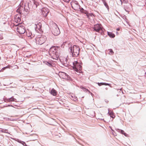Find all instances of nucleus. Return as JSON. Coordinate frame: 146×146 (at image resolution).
Instances as JSON below:
<instances>
[{"instance_id": "nucleus-18", "label": "nucleus", "mask_w": 146, "mask_h": 146, "mask_svg": "<svg viewBox=\"0 0 146 146\" xmlns=\"http://www.w3.org/2000/svg\"><path fill=\"white\" fill-rule=\"evenodd\" d=\"M103 3H104V6L106 7L107 9L108 10H109V6L108 5V3H106V0H101Z\"/></svg>"}, {"instance_id": "nucleus-25", "label": "nucleus", "mask_w": 146, "mask_h": 146, "mask_svg": "<svg viewBox=\"0 0 146 146\" xmlns=\"http://www.w3.org/2000/svg\"><path fill=\"white\" fill-rule=\"evenodd\" d=\"M45 64L47 65L48 66L50 67H51L52 66V64L50 63V62H45Z\"/></svg>"}, {"instance_id": "nucleus-35", "label": "nucleus", "mask_w": 146, "mask_h": 146, "mask_svg": "<svg viewBox=\"0 0 146 146\" xmlns=\"http://www.w3.org/2000/svg\"><path fill=\"white\" fill-rule=\"evenodd\" d=\"M124 9H125V10L126 11V9H125V7H124Z\"/></svg>"}, {"instance_id": "nucleus-1", "label": "nucleus", "mask_w": 146, "mask_h": 146, "mask_svg": "<svg viewBox=\"0 0 146 146\" xmlns=\"http://www.w3.org/2000/svg\"><path fill=\"white\" fill-rule=\"evenodd\" d=\"M59 50L60 48L58 47L52 46L49 49V54L53 59L57 60L59 56L58 53Z\"/></svg>"}, {"instance_id": "nucleus-36", "label": "nucleus", "mask_w": 146, "mask_h": 146, "mask_svg": "<svg viewBox=\"0 0 146 146\" xmlns=\"http://www.w3.org/2000/svg\"><path fill=\"white\" fill-rule=\"evenodd\" d=\"M5 68H6V67L4 68H3V69H5Z\"/></svg>"}, {"instance_id": "nucleus-33", "label": "nucleus", "mask_w": 146, "mask_h": 146, "mask_svg": "<svg viewBox=\"0 0 146 146\" xmlns=\"http://www.w3.org/2000/svg\"><path fill=\"white\" fill-rule=\"evenodd\" d=\"M69 1H70V0H69L68 1H67V2L69 3Z\"/></svg>"}, {"instance_id": "nucleus-20", "label": "nucleus", "mask_w": 146, "mask_h": 146, "mask_svg": "<svg viewBox=\"0 0 146 146\" xmlns=\"http://www.w3.org/2000/svg\"><path fill=\"white\" fill-rule=\"evenodd\" d=\"M109 109H108V113L110 115V117H111L112 118H113L115 117V116L114 115L113 113L112 112H110L109 111Z\"/></svg>"}, {"instance_id": "nucleus-9", "label": "nucleus", "mask_w": 146, "mask_h": 146, "mask_svg": "<svg viewBox=\"0 0 146 146\" xmlns=\"http://www.w3.org/2000/svg\"><path fill=\"white\" fill-rule=\"evenodd\" d=\"M42 24L41 23H39L37 24H35V29L37 33H40L42 32Z\"/></svg>"}, {"instance_id": "nucleus-34", "label": "nucleus", "mask_w": 146, "mask_h": 146, "mask_svg": "<svg viewBox=\"0 0 146 146\" xmlns=\"http://www.w3.org/2000/svg\"><path fill=\"white\" fill-rule=\"evenodd\" d=\"M122 88H121V89H120V90H121H121H122Z\"/></svg>"}, {"instance_id": "nucleus-19", "label": "nucleus", "mask_w": 146, "mask_h": 146, "mask_svg": "<svg viewBox=\"0 0 146 146\" xmlns=\"http://www.w3.org/2000/svg\"><path fill=\"white\" fill-rule=\"evenodd\" d=\"M33 7L35 9L37 7L38 5V3L37 2L35 1V0L33 1Z\"/></svg>"}, {"instance_id": "nucleus-6", "label": "nucleus", "mask_w": 146, "mask_h": 146, "mask_svg": "<svg viewBox=\"0 0 146 146\" xmlns=\"http://www.w3.org/2000/svg\"><path fill=\"white\" fill-rule=\"evenodd\" d=\"M94 30L96 32H98L102 34L103 32L102 26L101 25L97 24L94 25L93 27Z\"/></svg>"}, {"instance_id": "nucleus-4", "label": "nucleus", "mask_w": 146, "mask_h": 146, "mask_svg": "<svg viewBox=\"0 0 146 146\" xmlns=\"http://www.w3.org/2000/svg\"><path fill=\"white\" fill-rule=\"evenodd\" d=\"M70 3L72 8L74 10L79 11L80 9H81L80 5L76 1H72Z\"/></svg>"}, {"instance_id": "nucleus-23", "label": "nucleus", "mask_w": 146, "mask_h": 146, "mask_svg": "<svg viewBox=\"0 0 146 146\" xmlns=\"http://www.w3.org/2000/svg\"><path fill=\"white\" fill-rule=\"evenodd\" d=\"M0 131L2 133H9L8 130L7 129H4L0 128Z\"/></svg>"}, {"instance_id": "nucleus-10", "label": "nucleus", "mask_w": 146, "mask_h": 146, "mask_svg": "<svg viewBox=\"0 0 146 146\" xmlns=\"http://www.w3.org/2000/svg\"><path fill=\"white\" fill-rule=\"evenodd\" d=\"M42 14L43 16L45 17H46L48 13L49 12V11L48 9L46 8H43L41 9Z\"/></svg>"}, {"instance_id": "nucleus-11", "label": "nucleus", "mask_w": 146, "mask_h": 146, "mask_svg": "<svg viewBox=\"0 0 146 146\" xmlns=\"http://www.w3.org/2000/svg\"><path fill=\"white\" fill-rule=\"evenodd\" d=\"M60 76L63 79L69 80L70 77L67 74L64 72H60L59 74Z\"/></svg>"}, {"instance_id": "nucleus-29", "label": "nucleus", "mask_w": 146, "mask_h": 146, "mask_svg": "<svg viewBox=\"0 0 146 146\" xmlns=\"http://www.w3.org/2000/svg\"><path fill=\"white\" fill-rule=\"evenodd\" d=\"M116 30L117 31H119L120 30V29L119 28H117Z\"/></svg>"}, {"instance_id": "nucleus-16", "label": "nucleus", "mask_w": 146, "mask_h": 146, "mask_svg": "<svg viewBox=\"0 0 146 146\" xmlns=\"http://www.w3.org/2000/svg\"><path fill=\"white\" fill-rule=\"evenodd\" d=\"M50 93L54 96H56L57 94V92L53 88L51 90Z\"/></svg>"}, {"instance_id": "nucleus-14", "label": "nucleus", "mask_w": 146, "mask_h": 146, "mask_svg": "<svg viewBox=\"0 0 146 146\" xmlns=\"http://www.w3.org/2000/svg\"><path fill=\"white\" fill-rule=\"evenodd\" d=\"M16 100V99L13 98V97H11V98L7 99L5 101V102H13Z\"/></svg>"}, {"instance_id": "nucleus-32", "label": "nucleus", "mask_w": 146, "mask_h": 146, "mask_svg": "<svg viewBox=\"0 0 146 146\" xmlns=\"http://www.w3.org/2000/svg\"><path fill=\"white\" fill-rule=\"evenodd\" d=\"M24 9L25 10V11H27L26 10V9H25V8H24Z\"/></svg>"}, {"instance_id": "nucleus-22", "label": "nucleus", "mask_w": 146, "mask_h": 146, "mask_svg": "<svg viewBox=\"0 0 146 146\" xmlns=\"http://www.w3.org/2000/svg\"><path fill=\"white\" fill-rule=\"evenodd\" d=\"M108 35L110 36V37L112 38H113L115 37V35L113 33H110V32H108Z\"/></svg>"}, {"instance_id": "nucleus-7", "label": "nucleus", "mask_w": 146, "mask_h": 146, "mask_svg": "<svg viewBox=\"0 0 146 146\" xmlns=\"http://www.w3.org/2000/svg\"><path fill=\"white\" fill-rule=\"evenodd\" d=\"M46 38V37L44 36L37 38L36 39V43L39 45H41L45 42Z\"/></svg>"}, {"instance_id": "nucleus-3", "label": "nucleus", "mask_w": 146, "mask_h": 146, "mask_svg": "<svg viewBox=\"0 0 146 146\" xmlns=\"http://www.w3.org/2000/svg\"><path fill=\"white\" fill-rule=\"evenodd\" d=\"M52 33L55 36H58L60 33L59 29L55 23H54L53 25Z\"/></svg>"}, {"instance_id": "nucleus-5", "label": "nucleus", "mask_w": 146, "mask_h": 146, "mask_svg": "<svg viewBox=\"0 0 146 146\" xmlns=\"http://www.w3.org/2000/svg\"><path fill=\"white\" fill-rule=\"evenodd\" d=\"M73 68L74 70L77 72L81 70L82 69V66L80 65L77 61H74L73 63Z\"/></svg>"}, {"instance_id": "nucleus-13", "label": "nucleus", "mask_w": 146, "mask_h": 146, "mask_svg": "<svg viewBox=\"0 0 146 146\" xmlns=\"http://www.w3.org/2000/svg\"><path fill=\"white\" fill-rule=\"evenodd\" d=\"M80 11L82 13L86 14L87 17H89L88 12L86 10H84L82 8L80 9Z\"/></svg>"}, {"instance_id": "nucleus-26", "label": "nucleus", "mask_w": 146, "mask_h": 146, "mask_svg": "<svg viewBox=\"0 0 146 146\" xmlns=\"http://www.w3.org/2000/svg\"><path fill=\"white\" fill-rule=\"evenodd\" d=\"M20 8H19L17 10V12H19V14H21L22 13L21 11L20 10Z\"/></svg>"}, {"instance_id": "nucleus-21", "label": "nucleus", "mask_w": 146, "mask_h": 146, "mask_svg": "<svg viewBox=\"0 0 146 146\" xmlns=\"http://www.w3.org/2000/svg\"><path fill=\"white\" fill-rule=\"evenodd\" d=\"M98 85V86H100L102 85H108L109 86L110 84L108 83H103V82H101V83H97Z\"/></svg>"}, {"instance_id": "nucleus-2", "label": "nucleus", "mask_w": 146, "mask_h": 146, "mask_svg": "<svg viewBox=\"0 0 146 146\" xmlns=\"http://www.w3.org/2000/svg\"><path fill=\"white\" fill-rule=\"evenodd\" d=\"M80 48L79 46L74 45L72 47V46H70L68 49V51L72 55L73 57H77L79 54Z\"/></svg>"}, {"instance_id": "nucleus-24", "label": "nucleus", "mask_w": 146, "mask_h": 146, "mask_svg": "<svg viewBox=\"0 0 146 146\" xmlns=\"http://www.w3.org/2000/svg\"><path fill=\"white\" fill-rule=\"evenodd\" d=\"M80 88H82V89H83V90L85 92H87V91H88L89 92V93H90V91L88 90V89H86V88L83 87H82V86H81L80 87Z\"/></svg>"}, {"instance_id": "nucleus-30", "label": "nucleus", "mask_w": 146, "mask_h": 146, "mask_svg": "<svg viewBox=\"0 0 146 146\" xmlns=\"http://www.w3.org/2000/svg\"><path fill=\"white\" fill-rule=\"evenodd\" d=\"M11 106L13 107V106H12V105H11V106H10V105H9L8 106H7V107H8V106Z\"/></svg>"}, {"instance_id": "nucleus-17", "label": "nucleus", "mask_w": 146, "mask_h": 146, "mask_svg": "<svg viewBox=\"0 0 146 146\" xmlns=\"http://www.w3.org/2000/svg\"><path fill=\"white\" fill-rule=\"evenodd\" d=\"M116 130L118 132H120L122 134H123L125 136H127V134L124 132V131L122 130H120L118 129H116Z\"/></svg>"}, {"instance_id": "nucleus-8", "label": "nucleus", "mask_w": 146, "mask_h": 146, "mask_svg": "<svg viewBox=\"0 0 146 146\" xmlns=\"http://www.w3.org/2000/svg\"><path fill=\"white\" fill-rule=\"evenodd\" d=\"M17 32L20 34H23L25 31V27L23 26H18L17 28Z\"/></svg>"}, {"instance_id": "nucleus-38", "label": "nucleus", "mask_w": 146, "mask_h": 146, "mask_svg": "<svg viewBox=\"0 0 146 146\" xmlns=\"http://www.w3.org/2000/svg\"><path fill=\"white\" fill-rule=\"evenodd\" d=\"M111 129L112 131H113V129Z\"/></svg>"}, {"instance_id": "nucleus-31", "label": "nucleus", "mask_w": 146, "mask_h": 146, "mask_svg": "<svg viewBox=\"0 0 146 146\" xmlns=\"http://www.w3.org/2000/svg\"><path fill=\"white\" fill-rule=\"evenodd\" d=\"M120 0V1L121 2V4L122 5V0Z\"/></svg>"}, {"instance_id": "nucleus-27", "label": "nucleus", "mask_w": 146, "mask_h": 146, "mask_svg": "<svg viewBox=\"0 0 146 146\" xmlns=\"http://www.w3.org/2000/svg\"><path fill=\"white\" fill-rule=\"evenodd\" d=\"M110 52L111 53V54H113L114 53L113 52V51L112 50V49H110L109 50Z\"/></svg>"}, {"instance_id": "nucleus-28", "label": "nucleus", "mask_w": 146, "mask_h": 146, "mask_svg": "<svg viewBox=\"0 0 146 146\" xmlns=\"http://www.w3.org/2000/svg\"><path fill=\"white\" fill-rule=\"evenodd\" d=\"M29 36L31 37V38H32V37H33L34 36H33L32 35V34H31V35H30V36Z\"/></svg>"}, {"instance_id": "nucleus-15", "label": "nucleus", "mask_w": 146, "mask_h": 146, "mask_svg": "<svg viewBox=\"0 0 146 146\" xmlns=\"http://www.w3.org/2000/svg\"><path fill=\"white\" fill-rule=\"evenodd\" d=\"M68 60L67 58H65L63 59V62L65 66H67L69 64V62L68 61Z\"/></svg>"}, {"instance_id": "nucleus-37", "label": "nucleus", "mask_w": 146, "mask_h": 146, "mask_svg": "<svg viewBox=\"0 0 146 146\" xmlns=\"http://www.w3.org/2000/svg\"><path fill=\"white\" fill-rule=\"evenodd\" d=\"M106 90H107V88H106Z\"/></svg>"}, {"instance_id": "nucleus-12", "label": "nucleus", "mask_w": 146, "mask_h": 146, "mask_svg": "<svg viewBox=\"0 0 146 146\" xmlns=\"http://www.w3.org/2000/svg\"><path fill=\"white\" fill-rule=\"evenodd\" d=\"M15 20L17 23L21 21V19L20 14L17 15L15 16Z\"/></svg>"}]
</instances>
